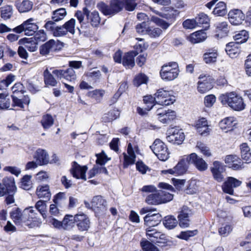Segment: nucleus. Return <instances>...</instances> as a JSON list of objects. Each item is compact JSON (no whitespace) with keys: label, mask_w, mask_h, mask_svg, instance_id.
I'll use <instances>...</instances> for the list:
<instances>
[{"label":"nucleus","mask_w":251,"mask_h":251,"mask_svg":"<svg viewBox=\"0 0 251 251\" xmlns=\"http://www.w3.org/2000/svg\"><path fill=\"white\" fill-rule=\"evenodd\" d=\"M219 100L223 105L227 104L235 111H242L246 107L242 97L234 92L221 95Z\"/></svg>","instance_id":"obj_1"},{"label":"nucleus","mask_w":251,"mask_h":251,"mask_svg":"<svg viewBox=\"0 0 251 251\" xmlns=\"http://www.w3.org/2000/svg\"><path fill=\"white\" fill-rule=\"evenodd\" d=\"M179 72L178 64L176 62H172L162 66L160 75L162 79L171 81L178 76Z\"/></svg>","instance_id":"obj_2"},{"label":"nucleus","mask_w":251,"mask_h":251,"mask_svg":"<svg viewBox=\"0 0 251 251\" xmlns=\"http://www.w3.org/2000/svg\"><path fill=\"white\" fill-rule=\"evenodd\" d=\"M35 20L30 18L24 22L21 25L14 28L12 30L17 33L24 32L25 34L27 36L33 35L38 29V25L34 22Z\"/></svg>","instance_id":"obj_3"},{"label":"nucleus","mask_w":251,"mask_h":251,"mask_svg":"<svg viewBox=\"0 0 251 251\" xmlns=\"http://www.w3.org/2000/svg\"><path fill=\"white\" fill-rule=\"evenodd\" d=\"M150 148L160 160L166 161L169 158L168 149L164 143L160 139H156Z\"/></svg>","instance_id":"obj_4"},{"label":"nucleus","mask_w":251,"mask_h":251,"mask_svg":"<svg viewBox=\"0 0 251 251\" xmlns=\"http://www.w3.org/2000/svg\"><path fill=\"white\" fill-rule=\"evenodd\" d=\"M154 95L155 96L156 103L160 105H169L173 104L176 100L172 91L159 89Z\"/></svg>","instance_id":"obj_5"},{"label":"nucleus","mask_w":251,"mask_h":251,"mask_svg":"<svg viewBox=\"0 0 251 251\" xmlns=\"http://www.w3.org/2000/svg\"><path fill=\"white\" fill-rule=\"evenodd\" d=\"M84 203L87 207L91 208L97 214L104 213L106 210L107 202L100 196L94 197L91 203L86 201Z\"/></svg>","instance_id":"obj_6"},{"label":"nucleus","mask_w":251,"mask_h":251,"mask_svg":"<svg viewBox=\"0 0 251 251\" xmlns=\"http://www.w3.org/2000/svg\"><path fill=\"white\" fill-rule=\"evenodd\" d=\"M139 151L138 147L135 143H128L127 149L128 155L125 152L123 153L124 155V168H127L128 166L134 164L136 158L135 153H138Z\"/></svg>","instance_id":"obj_7"},{"label":"nucleus","mask_w":251,"mask_h":251,"mask_svg":"<svg viewBox=\"0 0 251 251\" xmlns=\"http://www.w3.org/2000/svg\"><path fill=\"white\" fill-rule=\"evenodd\" d=\"M155 114L158 120L163 124H170L176 118L175 111L162 107L158 108Z\"/></svg>","instance_id":"obj_8"},{"label":"nucleus","mask_w":251,"mask_h":251,"mask_svg":"<svg viewBox=\"0 0 251 251\" xmlns=\"http://www.w3.org/2000/svg\"><path fill=\"white\" fill-rule=\"evenodd\" d=\"M189 164L187 160V156L183 157L172 169L163 171L165 174L169 173L176 176H180L184 174L188 168V165Z\"/></svg>","instance_id":"obj_9"},{"label":"nucleus","mask_w":251,"mask_h":251,"mask_svg":"<svg viewBox=\"0 0 251 251\" xmlns=\"http://www.w3.org/2000/svg\"><path fill=\"white\" fill-rule=\"evenodd\" d=\"M200 80L198 83V90L202 94L205 93L212 88L211 76L206 74H201L199 77Z\"/></svg>","instance_id":"obj_10"},{"label":"nucleus","mask_w":251,"mask_h":251,"mask_svg":"<svg viewBox=\"0 0 251 251\" xmlns=\"http://www.w3.org/2000/svg\"><path fill=\"white\" fill-rule=\"evenodd\" d=\"M52 74L60 79H65L69 81H73L76 79V75L74 69L68 68L66 70H53Z\"/></svg>","instance_id":"obj_11"},{"label":"nucleus","mask_w":251,"mask_h":251,"mask_svg":"<svg viewBox=\"0 0 251 251\" xmlns=\"http://www.w3.org/2000/svg\"><path fill=\"white\" fill-rule=\"evenodd\" d=\"M123 6L121 0H111L109 6H102L101 11L105 15H114L122 10Z\"/></svg>","instance_id":"obj_12"},{"label":"nucleus","mask_w":251,"mask_h":251,"mask_svg":"<svg viewBox=\"0 0 251 251\" xmlns=\"http://www.w3.org/2000/svg\"><path fill=\"white\" fill-rule=\"evenodd\" d=\"M225 166L222 163L215 161L210 168L214 179L218 182H221L224 180V176L223 173L225 171Z\"/></svg>","instance_id":"obj_13"},{"label":"nucleus","mask_w":251,"mask_h":251,"mask_svg":"<svg viewBox=\"0 0 251 251\" xmlns=\"http://www.w3.org/2000/svg\"><path fill=\"white\" fill-rule=\"evenodd\" d=\"M170 134L166 137V139L168 142L174 144H180L185 139V135L182 130L178 127L172 128Z\"/></svg>","instance_id":"obj_14"},{"label":"nucleus","mask_w":251,"mask_h":251,"mask_svg":"<svg viewBox=\"0 0 251 251\" xmlns=\"http://www.w3.org/2000/svg\"><path fill=\"white\" fill-rule=\"evenodd\" d=\"M187 160L189 164H193L200 171H204L208 168V165L206 162L195 153H192L187 156Z\"/></svg>","instance_id":"obj_15"},{"label":"nucleus","mask_w":251,"mask_h":251,"mask_svg":"<svg viewBox=\"0 0 251 251\" xmlns=\"http://www.w3.org/2000/svg\"><path fill=\"white\" fill-rule=\"evenodd\" d=\"M75 223L80 231H86L90 226V221L88 217L84 213L75 215Z\"/></svg>","instance_id":"obj_16"},{"label":"nucleus","mask_w":251,"mask_h":251,"mask_svg":"<svg viewBox=\"0 0 251 251\" xmlns=\"http://www.w3.org/2000/svg\"><path fill=\"white\" fill-rule=\"evenodd\" d=\"M228 17L230 24L234 25L242 24L245 19L244 13L238 9L231 10L228 14Z\"/></svg>","instance_id":"obj_17"},{"label":"nucleus","mask_w":251,"mask_h":251,"mask_svg":"<svg viewBox=\"0 0 251 251\" xmlns=\"http://www.w3.org/2000/svg\"><path fill=\"white\" fill-rule=\"evenodd\" d=\"M242 184V181L233 177H228L222 185L223 191L229 195L234 193V188L239 187Z\"/></svg>","instance_id":"obj_18"},{"label":"nucleus","mask_w":251,"mask_h":251,"mask_svg":"<svg viewBox=\"0 0 251 251\" xmlns=\"http://www.w3.org/2000/svg\"><path fill=\"white\" fill-rule=\"evenodd\" d=\"M192 214L191 210L187 206H183L177 217L179 225L182 227H188L189 225V216Z\"/></svg>","instance_id":"obj_19"},{"label":"nucleus","mask_w":251,"mask_h":251,"mask_svg":"<svg viewBox=\"0 0 251 251\" xmlns=\"http://www.w3.org/2000/svg\"><path fill=\"white\" fill-rule=\"evenodd\" d=\"M195 126L197 132L202 136H207L209 134L210 129L207 120L205 118L199 119L195 123Z\"/></svg>","instance_id":"obj_20"},{"label":"nucleus","mask_w":251,"mask_h":251,"mask_svg":"<svg viewBox=\"0 0 251 251\" xmlns=\"http://www.w3.org/2000/svg\"><path fill=\"white\" fill-rule=\"evenodd\" d=\"M87 168L86 166H80L76 162L73 163L72 167L70 170V172L73 176L76 178H81L86 180L85 173Z\"/></svg>","instance_id":"obj_21"},{"label":"nucleus","mask_w":251,"mask_h":251,"mask_svg":"<svg viewBox=\"0 0 251 251\" xmlns=\"http://www.w3.org/2000/svg\"><path fill=\"white\" fill-rule=\"evenodd\" d=\"M146 233L148 238L154 243H161L165 237L164 234L157 231L152 227H148L146 229Z\"/></svg>","instance_id":"obj_22"},{"label":"nucleus","mask_w":251,"mask_h":251,"mask_svg":"<svg viewBox=\"0 0 251 251\" xmlns=\"http://www.w3.org/2000/svg\"><path fill=\"white\" fill-rule=\"evenodd\" d=\"M56 22L53 20L46 21L44 27L46 31L51 33L54 37H62L60 25H57Z\"/></svg>","instance_id":"obj_23"},{"label":"nucleus","mask_w":251,"mask_h":251,"mask_svg":"<svg viewBox=\"0 0 251 251\" xmlns=\"http://www.w3.org/2000/svg\"><path fill=\"white\" fill-rule=\"evenodd\" d=\"M145 225L148 227H153L158 225L162 219V216L159 213H154L150 215V213L146 215L144 218Z\"/></svg>","instance_id":"obj_24"},{"label":"nucleus","mask_w":251,"mask_h":251,"mask_svg":"<svg viewBox=\"0 0 251 251\" xmlns=\"http://www.w3.org/2000/svg\"><path fill=\"white\" fill-rule=\"evenodd\" d=\"M57 43L53 39H50L40 47V53L46 56L57 50Z\"/></svg>","instance_id":"obj_25"},{"label":"nucleus","mask_w":251,"mask_h":251,"mask_svg":"<svg viewBox=\"0 0 251 251\" xmlns=\"http://www.w3.org/2000/svg\"><path fill=\"white\" fill-rule=\"evenodd\" d=\"M225 161L229 167L234 170L241 169V160L235 155H227L225 159Z\"/></svg>","instance_id":"obj_26"},{"label":"nucleus","mask_w":251,"mask_h":251,"mask_svg":"<svg viewBox=\"0 0 251 251\" xmlns=\"http://www.w3.org/2000/svg\"><path fill=\"white\" fill-rule=\"evenodd\" d=\"M83 11L92 26L96 27L99 25L100 18L98 11H93L90 12L86 7L83 8Z\"/></svg>","instance_id":"obj_27"},{"label":"nucleus","mask_w":251,"mask_h":251,"mask_svg":"<svg viewBox=\"0 0 251 251\" xmlns=\"http://www.w3.org/2000/svg\"><path fill=\"white\" fill-rule=\"evenodd\" d=\"M75 20L74 18L71 19L63 25H60L62 37L66 36L68 33L73 35L75 33Z\"/></svg>","instance_id":"obj_28"},{"label":"nucleus","mask_w":251,"mask_h":251,"mask_svg":"<svg viewBox=\"0 0 251 251\" xmlns=\"http://www.w3.org/2000/svg\"><path fill=\"white\" fill-rule=\"evenodd\" d=\"M15 5L20 13H25L30 11L33 7V2L29 0H17Z\"/></svg>","instance_id":"obj_29"},{"label":"nucleus","mask_w":251,"mask_h":251,"mask_svg":"<svg viewBox=\"0 0 251 251\" xmlns=\"http://www.w3.org/2000/svg\"><path fill=\"white\" fill-rule=\"evenodd\" d=\"M237 124L235 118L233 117H227L221 120L219 123V126L223 130L226 132L230 131Z\"/></svg>","instance_id":"obj_30"},{"label":"nucleus","mask_w":251,"mask_h":251,"mask_svg":"<svg viewBox=\"0 0 251 251\" xmlns=\"http://www.w3.org/2000/svg\"><path fill=\"white\" fill-rule=\"evenodd\" d=\"M36 215L37 213L35 210L33 209V207H29L25 208L23 211L24 224L27 226H30V224L28 222L33 221L36 218Z\"/></svg>","instance_id":"obj_31"},{"label":"nucleus","mask_w":251,"mask_h":251,"mask_svg":"<svg viewBox=\"0 0 251 251\" xmlns=\"http://www.w3.org/2000/svg\"><path fill=\"white\" fill-rule=\"evenodd\" d=\"M138 54L136 51H131L126 53L123 58L122 63L127 68H132L135 65L134 57Z\"/></svg>","instance_id":"obj_32"},{"label":"nucleus","mask_w":251,"mask_h":251,"mask_svg":"<svg viewBox=\"0 0 251 251\" xmlns=\"http://www.w3.org/2000/svg\"><path fill=\"white\" fill-rule=\"evenodd\" d=\"M226 51L231 58L237 57L240 52L239 44L235 42L229 43L226 46Z\"/></svg>","instance_id":"obj_33"},{"label":"nucleus","mask_w":251,"mask_h":251,"mask_svg":"<svg viewBox=\"0 0 251 251\" xmlns=\"http://www.w3.org/2000/svg\"><path fill=\"white\" fill-rule=\"evenodd\" d=\"M218 56L217 50L212 48L207 50L203 55V59L206 64L214 63L217 61Z\"/></svg>","instance_id":"obj_34"},{"label":"nucleus","mask_w":251,"mask_h":251,"mask_svg":"<svg viewBox=\"0 0 251 251\" xmlns=\"http://www.w3.org/2000/svg\"><path fill=\"white\" fill-rule=\"evenodd\" d=\"M216 26V35L217 38H222L227 35L229 29L228 24L226 22L217 23Z\"/></svg>","instance_id":"obj_35"},{"label":"nucleus","mask_w":251,"mask_h":251,"mask_svg":"<svg viewBox=\"0 0 251 251\" xmlns=\"http://www.w3.org/2000/svg\"><path fill=\"white\" fill-rule=\"evenodd\" d=\"M34 158L39 165L49 163V155L46 151L42 149H39L36 151Z\"/></svg>","instance_id":"obj_36"},{"label":"nucleus","mask_w":251,"mask_h":251,"mask_svg":"<svg viewBox=\"0 0 251 251\" xmlns=\"http://www.w3.org/2000/svg\"><path fill=\"white\" fill-rule=\"evenodd\" d=\"M36 194L39 198H44L49 200L51 198V193L48 185H40L37 187Z\"/></svg>","instance_id":"obj_37"},{"label":"nucleus","mask_w":251,"mask_h":251,"mask_svg":"<svg viewBox=\"0 0 251 251\" xmlns=\"http://www.w3.org/2000/svg\"><path fill=\"white\" fill-rule=\"evenodd\" d=\"M2 183L6 188L8 194H15L17 191L14 178L13 177H6L3 178Z\"/></svg>","instance_id":"obj_38"},{"label":"nucleus","mask_w":251,"mask_h":251,"mask_svg":"<svg viewBox=\"0 0 251 251\" xmlns=\"http://www.w3.org/2000/svg\"><path fill=\"white\" fill-rule=\"evenodd\" d=\"M206 38V33L201 30L192 33L189 37V40L191 43L196 44L203 42Z\"/></svg>","instance_id":"obj_39"},{"label":"nucleus","mask_w":251,"mask_h":251,"mask_svg":"<svg viewBox=\"0 0 251 251\" xmlns=\"http://www.w3.org/2000/svg\"><path fill=\"white\" fill-rule=\"evenodd\" d=\"M12 98L13 103L11 105L12 107L18 106L21 108H24V105H28L30 102V99L27 96H24L23 98L20 99L16 95H13Z\"/></svg>","instance_id":"obj_40"},{"label":"nucleus","mask_w":251,"mask_h":251,"mask_svg":"<svg viewBox=\"0 0 251 251\" xmlns=\"http://www.w3.org/2000/svg\"><path fill=\"white\" fill-rule=\"evenodd\" d=\"M75 223V215H66L62 221V227L64 229L69 230L72 228Z\"/></svg>","instance_id":"obj_41"},{"label":"nucleus","mask_w":251,"mask_h":251,"mask_svg":"<svg viewBox=\"0 0 251 251\" xmlns=\"http://www.w3.org/2000/svg\"><path fill=\"white\" fill-rule=\"evenodd\" d=\"M11 217L16 225L21 226L24 225L23 212H21L20 208H17L13 210L11 212Z\"/></svg>","instance_id":"obj_42"},{"label":"nucleus","mask_w":251,"mask_h":251,"mask_svg":"<svg viewBox=\"0 0 251 251\" xmlns=\"http://www.w3.org/2000/svg\"><path fill=\"white\" fill-rule=\"evenodd\" d=\"M66 9L61 8L52 11L51 14L52 20L58 22L64 19L67 15Z\"/></svg>","instance_id":"obj_43"},{"label":"nucleus","mask_w":251,"mask_h":251,"mask_svg":"<svg viewBox=\"0 0 251 251\" xmlns=\"http://www.w3.org/2000/svg\"><path fill=\"white\" fill-rule=\"evenodd\" d=\"M145 201L149 204L158 205L161 204L159 192L158 191L148 195L146 197Z\"/></svg>","instance_id":"obj_44"},{"label":"nucleus","mask_w":251,"mask_h":251,"mask_svg":"<svg viewBox=\"0 0 251 251\" xmlns=\"http://www.w3.org/2000/svg\"><path fill=\"white\" fill-rule=\"evenodd\" d=\"M227 12L226 4L223 1L218 2L214 8L213 13L219 16H223Z\"/></svg>","instance_id":"obj_45"},{"label":"nucleus","mask_w":251,"mask_h":251,"mask_svg":"<svg viewBox=\"0 0 251 251\" xmlns=\"http://www.w3.org/2000/svg\"><path fill=\"white\" fill-rule=\"evenodd\" d=\"M11 105L10 99L6 93L0 94V110L7 109Z\"/></svg>","instance_id":"obj_46"},{"label":"nucleus","mask_w":251,"mask_h":251,"mask_svg":"<svg viewBox=\"0 0 251 251\" xmlns=\"http://www.w3.org/2000/svg\"><path fill=\"white\" fill-rule=\"evenodd\" d=\"M120 115V112L116 109L110 110L107 113H105L102 120L104 122H109L118 118Z\"/></svg>","instance_id":"obj_47"},{"label":"nucleus","mask_w":251,"mask_h":251,"mask_svg":"<svg viewBox=\"0 0 251 251\" xmlns=\"http://www.w3.org/2000/svg\"><path fill=\"white\" fill-rule=\"evenodd\" d=\"M44 81L46 85L51 86L56 85L57 82L53 76L50 73L48 69L44 72Z\"/></svg>","instance_id":"obj_48"},{"label":"nucleus","mask_w":251,"mask_h":251,"mask_svg":"<svg viewBox=\"0 0 251 251\" xmlns=\"http://www.w3.org/2000/svg\"><path fill=\"white\" fill-rule=\"evenodd\" d=\"M13 14V7L11 5H7L0 8V16L4 20L10 19Z\"/></svg>","instance_id":"obj_49"},{"label":"nucleus","mask_w":251,"mask_h":251,"mask_svg":"<svg viewBox=\"0 0 251 251\" xmlns=\"http://www.w3.org/2000/svg\"><path fill=\"white\" fill-rule=\"evenodd\" d=\"M163 224L166 228L171 229L176 226L177 221L174 216H168L165 217Z\"/></svg>","instance_id":"obj_50"},{"label":"nucleus","mask_w":251,"mask_h":251,"mask_svg":"<svg viewBox=\"0 0 251 251\" xmlns=\"http://www.w3.org/2000/svg\"><path fill=\"white\" fill-rule=\"evenodd\" d=\"M249 38L248 32L245 30H242L234 36L235 42L238 44L246 42Z\"/></svg>","instance_id":"obj_51"},{"label":"nucleus","mask_w":251,"mask_h":251,"mask_svg":"<svg viewBox=\"0 0 251 251\" xmlns=\"http://www.w3.org/2000/svg\"><path fill=\"white\" fill-rule=\"evenodd\" d=\"M41 123L44 129H48L53 125L54 119L51 115L46 114L42 117Z\"/></svg>","instance_id":"obj_52"},{"label":"nucleus","mask_w":251,"mask_h":251,"mask_svg":"<svg viewBox=\"0 0 251 251\" xmlns=\"http://www.w3.org/2000/svg\"><path fill=\"white\" fill-rule=\"evenodd\" d=\"M200 182L196 179L190 180L187 186V193L190 194L196 193L198 190Z\"/></svg>","instance_id":"obj_53"},{"label":"nucleus","mask_w":251,"mask_h":251,"mask_svg":"<svg viewBox=\"0 0 251 251\" xmlns=\"http://www.w3.org/2000/svg\"><path fill=\"white\" fill-rule=\"evenodd\" d=\"M47 200L45 201L39 200L36 203L35 205L36 209L40 212V213L42 215L43 218L44 219L47 218Z\"/></svg>","instance_id":"obj_54"},{"label":"nucleus","mask_w":251,"mask_h":251,"mask_svg":"<svg viewBox=\"0 0 251 251\" xmlns=\"http://www.w3.org/2000/svg\"><path fill=\"white\" fill-rule=\"evenodd\" d=\"M31 176L29 175L25 176L21 180V187L25 190H29L32 186L31 180Z\"/></svg>","instance_id":"obj_55"},{"label":"nucleus","mask_w":251,"mask_h":251,"mask_svg":"<svg viewBox=\"0 0 251 251\" xmlns=\"http://www.w3.org/2000/svg\"><path fill=\"white\" fill-rule=\"evenodd\" d=\"M162 33V30L158 27H149L147 30V33L151 38H157Z\"/></svg>","instance_id":"obj_56"},{"label":"nucleus","mask_w":251,"mask_h":251,"mask_svg":"<svg viewBox=\"0 0 251 251\" xmlns=\"http://www.w3.org/2000/svg\"><path fill=\"white\" fill-rule=\"evenodd\" d=\"M86 15L84 14V11L83 12L81 11H77L75 13V16L77 18L81 28H86L87 27V22L84 20V17Z\"/></svg>","instance_id":"obj_57"},{"label":"nucleus","mask_w":251,"mask_h":251,"mask_svg":"<svg viewBox=\"0 0 251 251\" xmlns=\"http://www.w3.org/2000/svg\"><path fill=\"white\" fill-rule=\"evenodd\" d=\"M196 22L198 26H200L203 24H208L209 19L205 14L201 13L199 14L195 18Z\"/></svg>","instance_id":"obj_58"},{"label":"nucleus","mask_w":251,"mask_h":251,"mask_svg":"<svg viewBox=\"0 0 251 251\" xmlns=\"http://www.w3.org/2000/svg\"><path fill=\"white\" fill-rule=\"evenodd\" d=\"M161 203H166L172 201L174 196L166 191H159Z\"/></svg>","instance_id":"obj_59"},{"label":"nucleus","mask_w":251,"mask_h":251,"mask_svg":"<svg viewBox=\"0 0 251 251\" xmlns=\"http://www.w3.org/2000/svg\"><path fill=\"white\" fill-rule=\"evenodd\" d=\"M151 21L164 30L167 29L170 26V24L169 23L164 21L163 20L156 17L152 16L151 18Z\"/></svg>","instance_id":"obj_60"},{"label":"nucleus","mask_w":251,"mask_h":251,"mask_svg":"<svg viewBox=\"0 0 251 251\" xmlns=\"http://www.w3.org/2000/svg\"><path fill=\"white\" fill-rule=\"evenodd\" d=\"M148 80V78L146 75L143 74H139L136 75L134 79V84L138 87L142 84L146 83Z\"/></svg>","instance_id":"obj_61"},{"label":"nucleus","mask_w":251,"mask_h":251,"mask_svg":"<svg viewBox=\"0 0 251 251\" xmlns=\"http://www.w3.org/2000/svg\"><path fill=\"white\" fill-rule=\"evenodd\" d=\"M96 155L97 156L96 163L101 166L104 165L109 159L103 151L96 154Z\"/></svg>","instance_id":"obj_62"},{"label":"nucleus","mask_w":251,"mask_h":251,"mask_svg":"<svg viewBox=\"0 0 251 251\" xmlns=\"http://www.w3.org/2000/svg\"><path fill=\"white\" fill-rule=\"evenodd\" d=\"M66 201V194L65 193L59 192L56 194L53 200L54 203L58 205H61Z\"/></svg>","instance_id":"obj_63"},{"label":"nucleus","mask_w":251,"mask_h":251,"mask_svg":"<svg viewBox=\"0 0 251 251\" xmlns=\"http://www.w3.org/2000/svg\"><path fill=\"white\" fill-rule=\"evenodd\" d=\"M149 27L146 22H142L141 23L137 25L136 26V30L137 32L139 33L147 34L148 28H149Z\"/></svg>","instance_id":"obj_64"}]
</instances>
